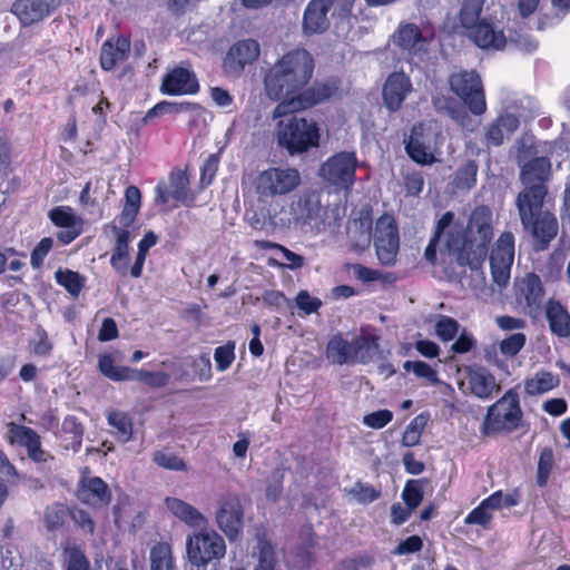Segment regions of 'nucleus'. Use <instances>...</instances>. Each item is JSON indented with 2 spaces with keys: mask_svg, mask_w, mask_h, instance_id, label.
<instances>
[{
  "mask_svg": "<svg viewBox=\"0 0 570 570\" xmlns=\"http://www.w3.org/2000/svg\"><path fill=\"white\" fill-rule=\"evenodd\" d=\"M150 570H178L173 548L167 542H157L149 552Z\"/></svg>",
  "mask_w": 570,
  "mask_h": 570,
  "instance_id": "7c9ffc66",
  "label": "nucleus"
},
{
  "mask_svg": "<svg viewBox=\"0 0 570 570\" xmlns=\"http://www.w3.org/2000/svg\"><path fill=\"white\" fill-rule=\"evenodd\" d=\"M36 340L31 342L32 352L38 356H49L52 352L53 344L50 342L48 333L42 326L36 330Z\"/></svg>",
  "mask_w": 570,
  "mask_h": 570,
  "instance_id": "680f3d73",
  "label": "nucleus"
},
{
  "mask_svg": "<svg viewBox=\"0 0 570 570\" xmlns=\"http://www.w3.org/2000/svg\"><path fill=\"white\" fill-rule=\"evenodd\" d=\"M261 53L257 40L243 39L235 42L223 60V70L229 77H239L246 66L254 63Z\"/></svg>",
  "mask_w": 570,
  "mask_h": 570,
  "instance_id": "dca6fc26",
  "label": "nucleus"
},
{
  "mask_svg": "<svg viewBox=\"0 0 570 570\" xmlns=\"http://www.w3.org/2000/svg\"><path fill=\"white\" fill-rule=\"evenodd\" d=\"M108 424L112 426L115 436L121 443H127L132 439V421L127 413L114 411L107 416Z\"/></svg>",
  "mask_w": 570,
  "mask_h": 570,
  "instance_id": "c9c22d12",
  "label": "nucleus"
},
{
  "mask_svg": "<svg viewBox=\"0 0 570 570\" xmlns=\"http://www.w3.org/2000/svg\"><path fill=\"white\" fill-rule=\"evenodd\" d=\"M301 184L296 168L271 167L261 171L253 185L261 199L287 195Z\"/></svg>",
  "mask_w": 570,
  "mask_h": 570,
  "instance_id": "9d476101",
  "label": "nucleus"
},
{
  "mask_svg": "<svg viewBox=\"0 0 570 570\" xmlns=\"http://www.w3.org/2000/svg\"><path fill=\"white\" fill-rule=\"evenodd\" d=\"M53 247V239L51 237H43L32 249L30 255V264L32 268L39 269L42 267L46 256Z\"/></svg>",
  "mask_w": 570,
  "mask_h": 570,
  "instance_id": "13d9d810",
  "label": "nucleus"
},
{
  "mask_svg": "<svg viewBox=\"0 0 570 570\" xmlns=\"http://www.w3.org/2000/svg\"><path fill=\"white\" fill-rule=\"evenodd\" d=\"M411 91L412 82L410 77L402 71L392 72L387 77L382 90L384 106L391 112L397 111Z\"/></svg>",
  "mask_w": 570,
  "mask_h": 570,
  "instance_id": "6ab92c4d",
  "label": "nucleus"
},
{
  "mask_svg": "<svg viewBox=\"0 0 570 570\" xmlns=\"http://www.w3.org/2000/svg\"><path fill=\"white\" fill-rule=\"evenodd\" d=\"M560 384L559 376L548 372L539 371L531 379L524 381V391L530 396L547 393Z\"/></svg>",
  "mask_w": 570,
  "mask_h": 570,
  "instance_id": "c756f323",
  "label": "nucleus"
},
{
  "mask_svg": "<svg viewBox=\"0 0 570 570\" xmlns=\"http://www.w3.org/2000/svg\"><path fill=\"white\" fill-rule=\"evenodd\" d=\"M554 466V453L549 446L543 448L539 455L537 469V484L541 488L546 487L550 474Z\"/></svg>",
  "mask_w": 570,
  "mask_h": 570,
  "instance_id": "c03bdc74",
  "label": "nucleus"
},
{
  "mask_svg": "<svg viewBox=\"0 0 570 570\" xmlns=\"http://www.w3.org/2000/svg\"><path fill=\"white\" fill-rule=\"evenodd\" d=\"M535 148L524 139L518 141L517 163L521 167L520 180L524 189L515 203L534 202V207L544 200L548 194L547 183L551 177V161L548 157H533Z\"/></svg>",
  "mask_w": 570,
  "mask_h": 570,
  "instance_id": "7ed1b4c3",
  "label": "nucleus"
},
{
  "mask_svg": "<svg viewBox=\"0 0 570 570\" xmlns=\"http://www.w3.org/2000/svg\"><path fill=\"white\" fill-rule=\"evenodd\" d=\"M107 228H110L112 233L116 234V243L112 250L114 254V262H117L118 258H120L124 255L129 254V240H130V233L128 228H125L121 226L119 228L114 223L109 224Z\"/></svg>",
  "mask_w": 570,
  "mask_h": 570,
  "instance_id": "603ef678",
  "label": "nucleus"
},
{
  "mask_svg": "<svg viewBox=\"0 0 570 570\" xmlns=\"http://www.w3.org/2000/svg\"><path fill=\"white\" fill-rule=\"evenodd\" d=\"M141 204V193L138 187L130 185L125 190V205L118 216L119 224L129 228L136 220Z\"/></svg>",
  "mask_w": 570,
  "mask_h": 570,
  "instance_id": "c85d7f7f",
  "label": "nucleus"
},
{
  "mask_svg": "<svg viewBox=\"0 0 570 570\" xmlns=\"http://www.w3.org/2000/svg\"><path fill=\"white\" fill-rule=\"evenodd\" d=\"M166 505L175 517L190 527L206 523L205 517L196 508L180 499L167 498Z\"/></svg>",
  "mask_w": 570,
  "mask_h": 570,
  "instance_id": "cd10ccee",
  "label": "nucleus"
},
{
  "mask_svg": "<svg viewBox=\"0 0 570 570\" xmlns=\"http://www.w3.org/2000/svg\"><path fill=\"white\" fill-rule=\"evenodd\" d=\"M468 379L471 393L481 400H491L501 390L494 375L485 367L470 371Z\"/></svg>",
  "mask_w": 570,
  "mask_h": 570,
  "instance_id": "b1692460",
  "label": "nucleus"
},
{
  "mask_svg": "<svg viewBox=\"0 0 570 570\" xmlns=\"http://www.w3.org/2000/svg\"><path fill=\"white\" fill-rule=\"evenodd\" d=\"M48 217L55 226L60 228L83 224L82 219L78 217L69 206L53 207L49 210Z\"/></svg>",
  "mask_w": 570,
  "mask_h": 570,
  "instance_id": "a19ab883",
  "label": "nucleus"
},
{
  "mask_svg": "<svg viewBox=\"0 0 570 570\" xmlns=\"http://www.w3.org/2000/svg\"><path fill=\"white\" fill-rule=\"evenodd\" d=\"M130 51V41L124 36L117 37L116 40H107L104 42L100 52V66L104 70L110 71L120 61L127 59Z\"/></svg>",
  "mask_w": 570,
  "mask_h": 570,
  "instance_id": "a878e982",
  "label": "nucleus"
},
{
  "mask_svg": "<svg viewBox=\"0 0 570 570\" xmlns=\"http://www.w3.org/2000/svg\"><path fill=\"white\" fill-rule=\"evenodd\" d=\"M423 40L422 31L414 23H407L399 28L396 33V43L405 49L412 50Z\"/></svg>",
  "mask_w": 570,
  "mask_h": 570,
  "instance_id": "79ce46f5",
  "label": "nucleus"
},
{
  "mask_svg": "<svg viewBox=\"0 0 570 570\" xmlns=\"http://www.w3.org/2000/svg\"><path fill=\"white\" fill-rule=\"evenodd\" d=\"M326 356L333 364H352V341L334 335L327 343Z\"/></svg>",
  "mask_w": 570,
  "mask_h": 570,
  "instance_id": "2f4dec72",
  "label": "nucleus"
},
{
  "mask_svg": "<svg viewBox=\"0 0 570 570\" xmlns=\"http://www.w3.org/2000/svg\"><path fill=\"white\" fill-rule=\"evenodd\" d=\"M515 295L520 303H524V309L530 316H537L542 309L546 295L541 278L534 273H528L515 283Z\"/></svg>",
  "mask_w": 570,
  "mask_h": 570,
  "instance_id": "a211bd4d",
  "label": "nucleus"
},
{
  "mask_svg": "<svg viewBox=\"0 0 570 570\" xmlns=\"http://www.w3.org/2000/svg\"><path fill=\"white\" fill-rule=\"evenodd\" d=\"M491 262L513 264L514 261V235L511 232H503L495 242L490 254Z\"/></svg>",
  "mask_w": 570,
  "mask_h": 570,
  "instance_id": "72a5a7b5",
  "label": "nucleus"
},
{
  "mask_svg": "<svg viewBox=\"0 0 570 570\" xmlns=\"http://www.w3.org/2000/svg\"><path fill=\"white\" fill-rule=\"evenodd\" d=\"M197 107L196 104L184 101V102H174L163 100L156 104L153 108H150L142 118V124L147 125L156 117H160L167 114H178L183 111H188L190 109H195Z\"/></svg>",
  "mask_w": 570,
  "mask_h": 570,
  "instance_id": "f704fd0d",
  "label": "nucleus"
},
{
  "mask_svg": "<svg viewBox=\"0 0 570 570\" xmlns=\"http://www.w3.org/2000/svg\"><path fill=\"white\" fill-rule=\"evenodd\" d=\"M423 480H409L402 492V499L410 510L417 508L423 500Z\"/></svg>",
  "mask_w": 570,
  "mask_h": 570,
  "instance_id": "de8ad7c7",
  "label": "nucleus"
},
{
  "mask_svg": "<svg viewBox=\"0 0 570 570\" xmlns=\"http://www.w3.org/2000/svg\"><path fill=\"white\" fill-rule=\"evenodd\" d=\"M257 564L254 570H275L277 558L271 541L264 537H257Z\"/></svg>",
  "mask_w": 570,
  "mask_h": 570,
  "instance_id": "4c0bfd02",
  "label": "nucleus"
},
{
  "mask_svg": "<svg viewBox=\"0 0 570 570\" xmlns=\"http://www.w3.org/2000/svg\"><path fill=\"white\" fill-rule=\"evenodd\" d=\"M186 551L189 562L197 567V570H200L212 561L225 557L226 543L216 531L200 530L187 538Z\"/></svg>",
  "mask_w": 570,
  "mask_h": 570,
  "instance_id": "1a4fd4ad",
  "label": "nucleus"
},
{
  "mask_svg": "<svg viewBox=\"0 0 570 570\" xmlns=\"http://www.w3.org/2000/svg\"><path fill=\"white\" fill-rule=\"evenodd\" d=\"M478 164L474 160H468L456 170L454 185L460 189H470L476 183Z\"/></svg>",
  "mask_w": 570,
  "mask_h": 570,
  "instance_id": "49530a36",
  "label": "nucleus"
},
{
  "mask_svg": "<svg viewBox=\"0 0 570 570\" xmlns=\"http://www.w3.org/2000/svg\"><path fill=\"white\" fill-rule=\"evenodd\" d=\"M361 504H370L381 497V491L373 485L357 481L348 491Z\"/></svg>",
  "mask_w": 570,
  "mask_h": 570,
  "instance_id": "6e6d98bb",
  "label": "nucleus"
},
{
  "mask_svg": "<svg viewBox=\"0 0 570 570\" xmlns=\"http://www.w3.org/2000/svg\"><path fill=\"white\" fill-rule=\"evenodd\" d=\"M335 0H311L304 11L302 28L306 36L320 35L330 28L328 11Z\"/></svg>",
  "mask_w": 570,
  "mask_h": 570,
  "instance_id": "aec40b11",
  "label": "nucleus"
},
{
  "mask_svg": "<svg viewBox=\"0 0 570 570\" xmlns=\"http://www.w3.org/2000/svg\"><path fill=\"white\" fill-rule=\"evenodd\" d=\"M60 3L61 0H16L11 12L22 27H30L52 14Z\"/></svg>",
  "mask_w": 570,
  "mask_h": 570,
  "instance_id": "f3484780",
  "label": "nucleus"
},
{
  "mask_svg": "<svg viewBox=\"0 0 570 570\" xmlns=\"http://www.w3.org/2000/svg\"><path fill=\"white\" fill-rule=\"evenodd\" d=\"M403 368L406 372H413L417 377L425 379L433 385L440 383L438 372L423 361H405Z\"/></svg>",
  "mask_w": 570,
  "mask_h": 570,
  "instance_id": "8fccbe9b",
  "label": "nucleus"
},
{
  "mask_svg": "<svg viewBox=\"0 0 570 570\" xmlns=\"http://www.w3.org/2000/svg\"><path fill=\"white\" fill-rule=\"evenodd\" d=\"M62 432L71 435V442L65 448L78 452L82 445L85 429L81 422L75 415H67L62 422Z\"/></svg>",
  "mask_w": 570,
  "mask_h": 570,
  "instance_id": "58836bf2",
  "label": "nucleus"
},
{
  "mask_svg": "<svg viewBox=\"0 0 570 570\" xmlns=\"http://www.w3.org/2000/svg\"><path fill=\"white\" fill-rule=\"evenodd\" d=\"M466 30L469 38L481 49L501 50L505 47L507 38L503 31L485 18Z\"/></svg>",
  "mask_w": 570,
  "mask_h": 570,
  "instance_id": "412c9836",
  "label": "nucleus"
},
{
  "mask_svg": "<svg viewBox=\"0 0 570 570\" xmlns=\"http://www.w3.org/2000/svg\"><path fill=\"white\" fill-rule=\"evenodd\" d=\"M424 187V177L421 171L407 173L404 176V189L407 196H419Z\"/></svg>",
  "mask_w": 570,
  "mask_h": 570,
  "instance_id": "774afa93",
  "label": "nucleus"
},
{
  "mask_svg": "<svg viewBox=\"0 0 570 570\" xmlns=\"http://www.w3.org/2000/svg\"><path fill=\"white\" fill-rule=\"evenodd\" d=\"M298 210L305 222L316 220L322 212L318 197L314 194L305 195L298 202Z\"/></svg>",
  "mask_w": 570,
  "mask_h": 570,
  "instance_id": "3c124183",
  "label": "nucleus"
},
{
  "mask_svg": "<svg viewBox=\"0 0 570 570\" xmlns=\"http://www.w3.org/2000/svg\"><path fill=\"white\" fill-rule=\"evenodd\" d=\"M520 126V119L513 114H500L485 130V141L488 145L501 146L504 137L512 135Z\"/></svg>",
  "mask_w": 570,
  "mask_h": 570,
  "instance_id": "5701e85b",
  "label": "nucleus"
},
{
  "mask_svg": "<svg viewBox=\"0 0 570 570\" xmlns=\"http://www.w3.org/2000/svg\"><path fill=\"white\" fill-rule=\"evenodd\" d=\"M379 336L358 335L352 340V363L368 364L376 355L384 360L383 351L380 350Z\"/></svg>",
  "mask_w": 570,
  "mask_h": 570,
  "instance_id": "bb28decb",
  "label": "nucleus"
},
{
  "mask_svg": "<svg viewBox=\"0 0 570 570\" xmlns=\"http://www.w3.org/2000/svg\"><path fill=\"white\" fill-rule=\"evenodd\" d=\"M357 167L356 153L342 150L330 156L320 166L318 174L335 191L350 193L356 181Z\"/></svg>",
  "mask_w": 570,
  "mask_h": 570,
  "instance_id": "0eeeda50",
  "label": "nucleus"
},
{
  "mask_svg": "<svg viewBox=\"0 0 570 570\" xmlns=\"http://www.w3.org/2000/svg\"><path fill=\"white\" fill-rule=\"evenodd\" d=\"M219 157L216 154H210L204 161L200 168V185L203 187L209 186L217 173Z\"/></svg>",
  "mask_w": 570,
  "mask_h": 570,
  "instance_id": "69168bd1",
  "label": "nucleus"
},
{
  "mask_svg": "<svg viewBox=\"0 0 570 570\" xmlns=\"http://www.w3.org/2000/svg\"><path fill=\"white\" fill-rule=\"evenodd\" d=\"M216 522L230 542L238 540L244 528V508L237 494L227 493L219 498Z\"/></svg>",
  "mask_w": 570,
  "mask_h": 570,
  "instance_id": "4468645a",
  "label": "nucleus"
},
{
  "mask_svg": "<svg viewBox=\"0 0 570 570\" xmlns=\"http://www.w3.org/2000/svg\"><path fill=\"white\" fill-rule=\"evenodd\" d=\"M460 324L453 317L440 315L435 323V334L442 342L452 341L459 333Z\"/></svg>",
  "mask_w": 570,
  "mask_h": 570,
  "instance_id": "09e8293b",
  "label": "nucleus"
},
{
  "mask_svg": "<svg viewBox=\"0 0 570 570\" xmlns=\"http://www.w3.org/2000/svg\"><path fill=\"white\" fill-rule=\"evenodd\" d=\"M314 67V59L307 50L294 49L267 70L264 77L266 96L273 101H281L273 111L274 118L314 107L336 94L340 81L334 78L316 81L304 89L313 77Z\"/></svg>",
  "mask_w": 570,
  "mask_h": 570,
  "instance_id": "f257e3e1",
  "label": "nucleus"
},
{
  "mask_svg": "<svg viewBox=\"0 0 570 570\" xmlns=\"http://www.w3.org/2000/svg\"><path fill=\"white\" fill-rule=\"evenodd\" d=\"M58 285L62 286L71 296L78 297L85 286V277L78 272L59 268L55 273Z\"/></svg>",
  "mask_w": 570,
  "mask_h": 570,
  "instance_id": "e433bc0d",
  "label": "nucleus"
},
{
  "mask_svg": "<svg viewBox=\"0 0 570 570\" xmlns=\"http://www.w3.org/2000/svg\"><path fill=\"white\" fill-rule=\"evenodd\" d=\"M484 0H463L460 10L461 24L468 29L481 21L480 14Z\"/></svg>",
  "mask_w": 570,
  "mask_h": 570,
  "instance_id": "a18cd8bd",
  "label": "nucleus"
},
{
  "mask_svg": "<svg viewBox=\"0 0 570 570\" xmlns=\"http://www.w3.org/2000/svg\"><path fill=\"white\" fill-rule=\"evenodd\" d=\"M543 203L540 200L538 207H534V202L515 203L524 229L533 237L535 252L546 250L558 234L557 218L549 213L542 214Z\"/></svg>",
  "mask_w": 570,
  "mask_h": 570,
  "instance_id": "423d86ee",
  "label": "nucleus"
},
{
  "mask_svg": "<svg viewBox=\"0 0 570 570\" xmlns=\"http://www.w3.org/2000/svg\"><path fill=\"white\" fill-rule=\"evenodd\" d=\"M493 237L492 212L487 206L476 207L468 226H452L445 235V250L459 266L478 269L485 261Z\"/></svg>",
  "mask_w": 570,
  "mask_h": 570,
  "instance_id": "f03ea898",
  "label": "nucleus"
},
{
  "mask_svg": "<svg viewBox=\"0 0 570 570\" xmlns=\"http://www.w3.org/2000/svg\"><path fill=\"white\" fill-rule=\"evenodd\" d=\"M451 91L458 96L469 110L481 116L487 110L485 95L481 76L473 69L453 71L448 79Z\"/></svg>",
  "mask_w": 570,
  "mask_h": 570,
  "instance_id": "6e6552de",
  "label": "nucleus"
},
{
  "mask_svg": "<svg viewBox=\"0 0 570 570\" xmlns=\"http://www.w3.org/2000/svg\"><path fill=\"white\" fill-rule=\"evenodd\" d=\"M65 553L68 556L66 570H90V563L80 548L68 547Z\"/></svg>",
  "mask_w": 570,
  "mask_h": 570,
  "instance_id": "bf43d9fd",
  "label": "nucleus"
},
{
  "mask_svg": "<svg viewBox=\"0 0 570 570\" xmlns=\"http://www.w3.org/2000/svg\"><path fill=\"white\" fill-rule=\"evenodd\" d=\"M522 417L520 396L515 389H509L488 407L480 432L484 436L512 433L520 429Z\"/></svg>",
  "mask_w": 570,
  "mask_h": 570,
  "instance_id": "20e7f679",
  "label": "nucleus"
},
{
  "mask_svg": "<svg viewBox=\"0 0 570 570\" xmlns=\"http://www.w3.org/2000/svg\"><path fill=\"white\" fill-rule=\"evenodd\" d=\"M405 150L409 157L420 165H431L435 161L434 155L417 138L411 137L405 145Z\"/></svg>",
  "mask_w": 570,
  "mask_h": 570,
  "instance_id": "37998d69",
  "label": "nucleus"
},
{
  "mask_svg": "<svg viewBox=\"0 0 570 570\" xmlns=\"http://www.w3.org/2000/svg\"><path fill=\"white\" fill-rule=\"evenodd\" d=\"M374 247L382 265L395 264L400 248V235L397 223L392 215L383 214L377 218L374 229Z\"/></svg>",
  "mask_w": 570,
  "mask_h": 570,
  "instance_id": "ddd939ff",
  "label": "nucleus"
},
{
  "mask_svg": "<svg viewBox=\"0 0 570 570\" xmlns=\"http://www.w3.org/2000/svg\"><path fill=\"white\" fill-rule=\"evenodd\" d=\"M169 190L171 198L181 202L184 205H190L195 200L189 188L188 176L183 170L170 173Z\"/></svg>",
  "mask_w": 570,
  "mask_h": 570,
  "instance_id": "473e14b6",
  "label": "nucleus"
},
{
  "mask_svg": "<svg viewBox=\"0 0 570 570\" xmlns=\"http://www.w3.org/2000/svg\"><path fill=\"white\" fill-rule=\"evenodd\" d=\"M490 268L493 282L499 287L508 285L511 275L512 264L498 263L490 261Z\"/></svg>",
  "mask_w": 570,
  "mask_h": 570,
  "instance_id": "338daca9",
  "label": "nucleus"
},
{
  "mask_svg": "<svg viewBox=\"0 0 570 570\" xmlns=\"http://www.w3.org/2000/svg\"><path fill=\"white\" fill-rule=\"evenodd\" d=\"M98 367L106 377L115 382L137 381L153 389H161L170 381V375L163 371L153 372L115 365L110 354L99 356Z\"/></svg>",
  "mask_w": 570,
  "mask_h": 570,
  "instance_id": "9b49d317",
  "label": "nucleus"
},
{
  "mask_svg": "<svg viewBox=\"0 0 570 570\" xmlns=\"http://www.w3.org/2000/svg\"><path fill=\"white\" fill-rule=\"evenodd\" d=\"M195 376L200 382H207L212 379L213 372H212V362L209 358V354L204 353L199 357L194 358L190 364Z\"/></svg>",
  "mask_w": 570,
  "mask_h": 570,
  "instance_id": "e2e57ef3",
  "label": "nucleus"
},
{
  "mask_svg": "<svg viewBox=\"0 0 570 570\" xmlns=\"http://www.w3.org/2000/svg\"><path fill=\"white\" fill-rule=\"evenodd\" d=\"M421 420H423V414L417 415L406 426V429L403 433V436H402V444L404 446L412 448L420 443L422 430L425 425V422L423 421L421 423V426H416V421H421Z\"/></svg>",
  "mask_w": 570,
  "mask_h": 570,
  "instance_id": "052dcab7",
  "label": "nucleus"
},
{
  "mask_svg": "<svg viewBox=\"0 0 570 570\" xmlns=\"http://www.w3.org/2000/svg\"><path fill=\"white\" fill-rule=\"evenodd\" d=\"M69 517L67 507L62 503H53L46 508L43 521L48 531L60 529Z\"/></svg>",
  "mask_w": 570,
  "mask_h": 570,
  "instance_id": "ea45409f",
  "label": "nucleus"
},
{
  "mask_svg": "<svg viewBox=\"0 0 570 570\" xmlns=\"http://www.w3.org/2000/svg\"><path fill=\"white\" fill-rule=\"evenodd\" d=\"M109 485L99 476L82 479L78 491V499L83 503H99L108 505L111 502Z\"/></svg>",
  "mask_w": 570,
  "mask_h": 570,
  "instance_id": "4be33fe9",
  "label": "nucleus"
},
{
  "mask_svg": "<svg viewBox=\"0 0 570 570\" xmlns=\"http://www.w3.org/2000/svg\"><path fill=\"white\" fill-rule=\"evenodd\" d=\"M200 86L191 65L187 61L180 62L170 69L164 77L160 91L168 96L196 95Z\"/></svg>",
  "mask_w": 570,
  "mask_h": 570,
  "instance_id": "2eb2a0df",
  "label": "nucleus"
},
{
  "mask_svg": "<svg viewBox=\"0 0 570 570\" xmlns=\"http://www.w3.org/2000/svg\"><path fill=\"white\" fill-rule=\"evenodd\" d=\"M320 127L313 119L292 116L277 126V144L289 156H297L320 146Z\"/></svg>",
  "mask_w": 570,
  "mask_h": 570,
  "instance_id": "39448f33",
  "label": "nucleus"
},
{
  "mask_svg": "<svg viewBox=\"0 0 570 570\" xmlns=\"http://www.w3.org/2000/svg\"><path fill=\"white\" fill-rule=\"evenodd\" d=\"M527 336L524 333H514L502 340L500 352L508 357H514L525 345Z\"/></svg>",
  "mask_w": 570,
  "mask_h": 570,
  "instance_id": "4d7b16f0",
  "label": "nucleus"
},
{
  "mask_svg": "<svg viewBox=\"0 0 570 570\" xmlns=\"http://www.w3.org/2000/svg\"><path fill=\"white\" fill-rule=\"evenodd\" d=\"M214 360L217 371L224 372L229 368L235 360V342L228 341L226 344L216 347Z\"/></svg>",
  "mask_w": 570,
  "mask_h": 570,
  "instance_id": "864d4df0",
  "label": "nucleus"
},
{
  "mask_svg": "<svg viewBox=\"0 0 570 570\" xmlns=\"http://www.w3.org/2000/svg\"><path fill=\"white\" fill-rule=\"evenodd\" d=\"M154 462L166 470L185 471L186 463L178 455L165 451H156L153 456Z\"/></svg>",
  "mask_w": 570,
  "mask_h": 570,
  "instance_id": "5fc2aeb1",
  "label": "nucleus"
},
{
  "mask_svg": "<svg viewBox=\"0 0 570 570\" xmlns=\"http://www.w3.org/2000/svg\"><path fill=\"white\" fill-rule=\"evenodd\" d=\"M7 428L6 440L10 445L23 448L30 461L50 468L56 459L42 448L41 436L36 430L14 422L7 423Z\"/></svg>",
  "mask_w": 570,
  "mask_h": 570,
  "instance_id": "f8f14e48",
  "label": "nucleus"
},
{
  "mask_svg": "<svg viewBox=\"0 0 570 570\" xmlns=\"http://www.w3.org/2000/svg\"><path fill=\"white\" fill-rule=\"evenodd\" d=\"M393 420V413L390 410H379L366 414L363 417V424L375 430L383 429Z\"/></svg>",
  "mask_w": 570,
  "mask_h": 570,
  "instance_id": "0e129e2a",
  "label": "nucleus"
},
{
  "mask_svg": "<svg viewBox=\"0 0 570 570\" xmlns=\"http://www.w3.org/2000/svg\"><path fill=\"white\" fill-rule=\"evenodd\" d=\"M546 318L550 332L559 338L570 337V313L559 302L550 298L546 305Z\"/></svg>",
  "mask_w": 570,
  "mask_h": 570,
  "instance_id": "393cba45",
  "label": "nucleus"
}]
</instances>
